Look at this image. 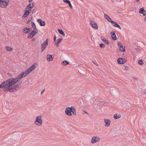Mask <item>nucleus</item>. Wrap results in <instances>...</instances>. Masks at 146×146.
I'll return each mask as SVG.
<instances>
[{
	"label": "nucleus",
	"mask_w": 146,
	"mask_h": 146,
	"mask_svg": "<svg viewBox=\"0 0 146 146\" xmlns=\"http://www.w3.org/2000/svg\"><path fill=\"white\" fill-rule=\"evenodd\" d=\"M70 108L71 111L72 113L74 116H76V114L75 108L72 106H71Z\"/></svg>",
	"instance_id": "16"
},
{
	"label": "nucleus",
	"mask_w": 146,
	"mask_h": 146,
	"mask_svg": "<svg viewBox=\"0 0 146 146\" xmlns=\"http://www.w3.org/2000/svg\"><path fill=\"white\" fill-rule=\"evenodd\" d=\"M33 0H29V2H31Z\"/></svg>",
	"instance_id": "44"
},
{
	"label": "nucleus",
	"mask_w": 146,
	"mask_h": 146,
	"mask_svg": "<svg viewBox=\"0 0 146 146\" xmlns=\"http://www.w3.org/2000/svg\"><path fill=\"white\" fill-rule=\"evenodd\" d=\"M90 24L91 26L94 29H98V26L95 22L93 21L91 22L90 23Z\"/></svg>",
	"instance_id": "11"
},
{
	"label": "nucleus",
	"mask_w": 146,
	"mask_h": 146,
	"mask_svg": "<svg viewBox=\"0 0 146 146\" xmlns=\"http://www.w3.org/2000/svg\"><path fill=\"white\" fill-rule=\"evenodd\" d=\"M34 35L31 32L29 33L28 35V37H30L31 38L33 37L34 36Z\"/></svg>",
	"instance_id": "28"
},
{
	"label": "nucleus",
	"mask_w": 146,
	"mask_h": 146,
	"mask_svg": "<svg viewBox=\"0 0 146 146\" xmlns=\"http://www.w3.org/2000/svg\"><path fill=\"white\" fill-rule=\"evenodd\" d=\"M9 0H0V7L2 8H5L9 5Z\"/></svg>",
	"instance_id": "5"
},
{
	"label": "nucleus",
	"mask_w": 146,
	"mask_h": 146,
	"mask_svg": "<svg viewBox=\"0 0 146 146\" xmlns=\"http://www.w3.org/2000/svg\"><path fill=\"white\" fill-rule=\"evenodd\" d=\"M84 112L85 113H87V114L88 113H87L86 111H85V110H84Z\"/></svg>",
	"instance_id": "43"
},
{
	"label": "nucleus",
	"mask_w": 146,
	"mask_h": 146,
	"mask_svg": "<svg viewBox=\"0 0 146 146\" xmlns=\"http://www.w3.org/2000/svg\"><path fill=\"white\" fill-rule=\"evenodd\" d=\"M92 62L94 64H95V62L94 61H92Z\"/></svg>",
	"instance_id": "48"
},
{
	"label": "nucleus",
	"mask_w": 146,
	"mask_h": 146,
	"mask_svg": "<svg viewBox=\"0 0 146 146\" xmlns=\"http://www.w3.org/2000/svg\"><path fill=\"white\" fill-rule=\"evenodd\" d=\"M58 32L63 36H65V34L62 30L58 29Z\"/></svg>",
	"instance_id": "23"
},
{
	"label": "nucleus",
	"mask_w": 146,
	"mask_h": 146,
	"mask_svg": "<svg viewBox=\"0 0 146 146\" xmlns=\"http://www.w3.org/2000/svg\"><path fill=\"white\" fill-rule=\"evenodd\" d=\"M100 46L101 48H102L105 46V44H100Z\"/></svg>",
	"instance_id": "36"
},
{
	"label": "nucleus",
	"mask_w": 146,
	"mask_h": 146,
	"mask_svg": "<svg viewBox=\"0 0 146 146\" xmlns=\"http://www.w3.org/2000/svg\"><path fill=\"white\" fill-rule=\"evenodd\" d=\"M32 9V7H31V3H30L29 5H27V6L25 11H27L29 12H30V13H31L30 11Z\"/></svg>",
	"instance_id": "12"
},
{
	"label": "nucleus",
	"mask_w": 146,
	"mask_h": 146,
	"mask_svg": "<svg viewBox=\"0 0 146 146\" xmlns=\"http://www.w3.org/2000/svg\"><path fill=\"white\" fill-rule=\"evenodd\" d=\"M139 13L142 14L144 16L146 15V11L143 7L140 8L139 9Z\"/></svg>",
	"instance_id": "14"
},
{
	"label": "nucleus",
	"mask_w": 146,
	"mask_h": 146,
	"mask_svg": "<svg viewBox=\"0 0 146 146\" xmlns=\"http://www.w3.org/2000/svg\"><path fill=\"white\" fill-rule=\"evenodd\" d=\"M38 32V31L37 29H34L32 31L31 33L34 35H35Z\"/></svg>",
	"instance_id": "21"
},
{
	"label": "nucleus",
	"mask_w": 146,
	"mask_h": 146,
	"mask_svg": "<svg viewBox=\"0 0 146 146\" xmlns=\"http://www.w3.org/2000/svg\"><path fill=\"white\" fill-rule=\"evenodd\" d=\"M24 72H22L16 78H10L3 81L0 85V88H5L4 89V91L14 92L17 91L19 88L18 86L22 83V81L19 80L24 77Z\"/></svg>",
	"instance_id": "1"
},
{
	"label": "nucleus",
	"mask_w": 146,
	"mask_h": 146,
	"mask_svg": "<svg viewBox=\"0 0 146 146\" xmlns=\"http://www.w3.org/2000/svg\"><path fill=\"white\" fill-rule=\"evenodd\" d=\"M56 35H55L54 36V40L55 41H56Z\"/></svg>",
	"instance_id": "41"
},
{
	"label": "nucleus",
	"mask_w": 146,
	"mask_h": 146,
	"mask_svg": "<svg viewBox=\"0 0 146 146\" xmlns=\"http://www.w3.org/2000/svg\"><path fill=\"white\" fill-rule=\"evenodd\" d=\"M32 26L33 28H34V29H36V26L34 23L33 22H32Z\"/></svg>",
	"instance_id": "33"
},
{
	"label": "nucleus",
	"mask_w": 146,
	"mask_h": 146,
	"mask_svg": "<svg viewBox=\"0 0 146 146\" xmlns=\"http://www.w3.org/2000/svg\"><path fill=\"white\" fill-rule=\"evenodd\" d=\"M37 66L38 64L36 63H34L30 68L24 72L25 75H24V77H25L27 74L29 73L34 70Z\"/></svg>",
	"instance_id": "4"
},
{
	"label": "nucleus",
	"mask_w": 146,
	"mask_h": 146,
	"mask_svg": "<svg viewBox=\"0 0 146 146\" xmlns=\"http://www.w3.org/2000/svg\"><path fill=\"white\" fill-rule=\"evenodd\" d=\"M68 4H69V7H70L71 8V9L73 8V7L72 6L70 1Z\"/></svg>",
	"instance_id": "35"
},
{
	"label": "nucleus",
	"mask_w": 146,
	"mask_h": 146,
	"mask_svg": "<svg viewBox=\"0 0 146 146\" xmlns=\"http://www.w3.org/2000/svg\"><path fill=\"white\" fill-rule=\"evenodd\" d=\"M36 11V8H35L31 12L33 14L35 13Z\"/></svg>",
	"instance_id": "32"
},
{
	"label": "nucleus",
	"mask_w": 146,
	"mask_h": 146,
	"mask_svg": "<svg viewBox=\"0 0 146 146\" xmlns=\"http://www.w3.org/2000/svg\"><path fill=\"white\" fill-rule=\"evenodd\" d=\"M25 29H26V30L28 32V33L32 30V28H25Z\"/></svg>",
	"instance_id": "31"
},
{
	"label": "nucleus",
	"mask_w": 146,
	"mask_h": 146,
	"mask_svg": "<svg viewBox=\"0 0 146 146\" xmlns=\"http://www.w3.org/2000/svg\"><path fill=\"white\" fill-rule=\"evenodd\" d=\"M135 49L136 50H137V49H136V48Z\"/></svg>",
	"instance_id": "49"
},
{
	"label": "nucleus",
	"mask_w": 146,
	"mask_h": 146,
	"mask_svg": "<svg viewBox=\"0 0 146 146\" xmlns=\"http://www.w3.org/2000/svg\"><path fill=\"white\" fill-rule=\"evenodd\" d=\"M48 39H47L42 44L41 46V52H42L45 49L46 46L48 44Z\"/></svg>",
	"instance_id": "7"
},
{
	"label": "nucleus",
	"mask_w": 146,
	"mask_h": 146,
	"mask_svg": "<svg viewBox=\"0 0 146 146\" xmlns=\"http://www.w3.org/2000/svg\"><path fill=\"white\" fill-rule=\"evenodd\" d=\"M100 139V138L98 136H93L91 139V143L92 144H94L99 142Z\"/></svg>",
	"instance_id": "6"
},
{
	"label": "nucleus",
	"mask_w": 146,
	"mask_h": 146,
	"mask_svg": "<svg viewBox=\"0 0 146 146\" xmlns=\"http://www.w3.org/2000/svg\"><path fill=\"white\" fill-rule=\"evenodd\" d=\"M121 117V115L120 114H118L117 113L115 114L113 116V117L115 119H117L120 118Z\"/></svg>",
	"instance_id": "22"
},
{
	"label": "nucleus",
	"mask_w": 146,
	"mask_h": 146,
	"mask_svg": "<svg viewBox=\"0 0 146 146\" xmlns=\"http://www.w3.org/2000/svg\"><path fill=\"white\" fill-rule=\"evenodd\" d=\"M34 124L37 126H41L42 125V116L39 115L36 117L34 122Z\"/></svg>",
	"instance_id": "2"
},
{
	"label": "nucleus",
	"mask_w": 146,
	"mask_h": 146,
	"mask_svg": "<svg viewBox=\"0 0 146 146\" xmlns=\"http://www.w3.org/2000/svg\"><path fill=\"white\" fill-rule=\"evenodd\" d=\"M32 17H29V19H28V21H27V23L28 24L32 20Z\"/></svg>",
	"instance_id": "30"
},
{
	"label": "nucleus",
	"mask_w": 146,
	"mask_h": 146,
	"mask_svg": "<svg viewBox=\"0 0 146 146\" xmlns=\"http://www.w3.org/2000/svg\"><path fill=\"white\" fill-rule=\"evenodd\" d=\"M63 0L64 3H68L70 2V1H69L68 0Z\"/></svg>",
	"instance_id": "37"
},
{
	"label": "nucleus",
	"mask_w": 146,
	"mask_h": 146,
	"mask_svg": "<svg viewBox=\"0 0 146 146\" xmlns=\"http://www.w3.org/2000/svg\"><path fill=\"white\" fill-rule=\"evenodd\" d=\"M45 89H44L41 92V94L42 95L44 92Z\"/></svg>",
	"instance_id": "40"
},
{
	"label": "nucleus",
	"mask_w": 146,
	"mask_h": 146,
	"mask_svg": "<svg viewBox=\"0 0 146 146\" xmlns=\"http://www.w3.org/2000/svg\"><path fill=\"white\" fill-rule=\"evenodd\" d=\"M54 58V57L52 56L51 55L48 54L46 56V59L48 61H51Z\"/></svg>",
	"instance_id": "15"
},
{
	"label": "nucleus",
	"mask_w": 146,
	"mask_h": 146,
	"mask_svg": "<svg viewBox=\"0 0 146 146\" xmlns=\"http://www.w3.org/2000/svg\"><path fill=\"white\" fill-rule=\"evenodd\" d=\"M69 64V62L68 61L64 60L62 63V64L63 65H66Z\"/></svg>",
	"instance_id": "25"
},
{
	"label": "nucleus",
	"mask_w": 146,
	"mask_h": 146,
	"mask_svg": "<svg viewBox=\"0 0 146 146\" xmlns=\"http://www.w3.org/2000/svg\"><path fill=\"white\" fill-rule=\"evenodd\" d=\"M5 48L6 49V50L7 51H11L12 50V48L11 47L7 46H6Z\"/></svg>",
	"instance_id": "24"
},
{
	"label": "nucleus",
	"mask_w": 146,
	"mask_h": 146,
	"mask_svg": "<svg viewBox=\"0 0 146 146\" xmlns=\"http://www.w3.org/2000/svg\"><path fill=\"white\" fill-rule=\"evenodd\" d=\"M35 2H33L32 3L31 7H32V8H33V7H34L35 6Z\"/></svg>",
	"instance_id": "38"
},
{
	"label": "nucleus",
	"mask_w": 146,
	"mask_h": 146,
	"mask_svg": "<svg viewBox=\"0 0 146 146\" xmlns=\"http://www.w3.org/2000/svg\"><path fill=\"white\" fill-rule=\"evenodd\" d=\"M118 46L119 48L121 47H123L122 43L120 42H119L117 43Z\"/></svg>",
	"instance_id": "27"
},
{
	"label": "nucleus",
	"mask_w": 146,
	"mask_h": 146,
	"mask_svg": "<svg viewBox=\"0 0 146 146\" xmlns=\"http://www.w3.org/2000/svg\"><path fill=\"white\" fill-rule=\"evenodd\" d=\"M117 63L119 64H123L126 62V60L124 58H119L117 60Z\"/></svg>",
	"instance_id": "8"
},
{
	"label": "nucleus",
	"mask_w": 146,
	"mask_h": 146,
	"mask_svg": "<svg viewBox=\"0 0 146 146\" xmlns=\"http://www.w3.org/2000/svg\"><path fill=\"white\" fill-rule=\"evenodd\" d=\"M138 63L140 65H142L143 64V61L141 60H139L138 61Z\"/></svg>",
	"instance_id": "29"
},
{
	"label": "nucleus",
	"mask_w": 146,
	"mask_h": 146,
	"mask_svg": "<svg viewBox=\"0 0 146 146\" xmlns=\"http://www.w3.org/2000/svg\"><path fill=\"white\" fill-rule=\"evenodd\" d=\"M125 68L126 70H128L129 69V67L127 66H126L125 67Z\"/></svg>",
	"instance_id": "39"
},
{
	"label": "nucleus",
	"mask_w": 146,
	"mask_h": 146,
	"mask_svg": "<svg viewBox=\"0 0 146 146\" xmlns=\"http://www.w3.org/2000/svg\"><path fill=\"white\" fill-rule=\"evenodd\" d=\"M136 1L137 2H138L139 1V0H136Z\"/></svg>",
	"instance_id": "47"
},
{
	"label": "nucleus",
	"mask_w": 146,
	"mask_h": 146,
	"mask_svg": "<svg viewBox=\"0 0 146 146\" xmlns=\"http://www.w3.org/2000/svg\"><path fill=\"white\" fill-rule=\"evenodd\" d=\"M102 40L103 41L104 43L107 44H109V43L106 39L105 38L102 36L101 37Z\"/></svg>",
	"instance_id": "20"
},
{
	"label": "nucleus",
	"mask_w": 146,
	"mask_h": 146,
	"mask_svg": "<svg viewBox=\"0 0 146 146\" xmlns=\"http://www.w3.org/2000/svg\"><path fill=\"white\" fill-rule=\"evenodd\" d=\"M37 22L41 26H44L45 25V23L44 21H43L41 19H38Z\"/></svg>",
	"instance_id": "13"
},
{
	"label": "nucleus",
	"mask_w": 146,
	"mask_h": 146,
	"mask_svg": "<svg viewBox=\"0 0 146 146\" xmlns=\"http://www.w3.org/2000/svg\"><path fill=\"white\" fill-rule=\"evenodd\" d=\"M104 121L105 126L108 127L110 125L111 121L110 119L106 118L104 119Z\"/></svg>",
	"instance_id": "10"
},
{
	"label": "nucleus",
	"mask_w": 146,
	"mask_h": 146,
	"mask_svg": "<svg viewBox=\"0 0 146 146\" xmlns=\"http://www.w3.org/2000/svg\"><path fill=\"white\" fill-rule=\"evenodd\" d=\"M25 28H24V29H23V32L25 33H28V32L26 30V29H25Z\"/></svg>",
	"instance_id": "34"
},
{
	"label": "nucleus",
	"mask_w": 146,
	"mask_h": 146,
	"mask_svg": "<svg viewBox=\"0 0 146 146\" xmlns=\"http://www.w3.org/2000/svg\"><path fill=\"white\" fill-rule=\"evenodd\" d=\"M119 48V50L125 52V47L123 46V47H121Z\"/></svg>",
	"instance_id": "26"
},
{
	"label": "nucleus",
	"mask_w": 146,
	"mask_h": 146,
	"mask_svg": "<svg viewBox=\"0 0 146 146\" xmlns=\"http://www.w3.org/2000/svg\"><path fill=\"white\" fill-rule=\"evenodd\" d=\"M111 36L114 40H115L117 39V37L115 34L114 31H111Z\"/></svg>",
	"instance_id": "17"
},
{
	"label": "nucleus",
	"mask_w": 146,
	"mask_h": 146,
	"mask_svg": "<svg viewBox=\"0 0 146 146\" xmlns=\"http://www.w3.org/2000/svg\"><path fill=\"white\" fill-rule=\"evenodd\" d=\"M132 54L133 55H134V52H133V51H132Z\"/></svg>",
	"instance_id": "45"
},
{
	"label": "nucleus",
	"mask_w": 146,
	"mask_h": 146,
	"mask_svg": "<svg viewBox=\"0 0 146 146\" xmlns=\"http://www.w3.org/2000/svg\"><path fill=\"white\" fill-rule=\"evenodd\" d=\"M95 64H96V65H97V66L98 65V64H97V63H95Z\"/></svg>",
	"instance_id": "46"
},
{
	"label": "nucleus",
	"mask_w": 146,
	"mask_h": 146,
	"mask_svg": "<svg viewBox=\"0 0 146 146\" xmlns=\"http://www.w3.org/2000/svg\"><path fill=\"white\" fill-rule=\"evenodd\" d=\"M25 11L24 14L22 17V19H25L30 13V12L27 11Z\"/></svg>",
	"instance_id": "18"
},
{
	"label": "nucleus",
	"mask_w": 146,
	"mask_h": 146,
	"mask_svg": "<svg viewBox=\"0 0 146 146\" xmlns=\"http://www.w3.org/2000/svg\"><path fill=\"white\" fill-rule=\"evenodd\" d=\"M70 108V107L67 108L65 110V113L66 114L68 115L72 116V114L71 112Z\"/></svg>",
	"instance_id": "9"
},
{
	"label": "nucleus",
	"mask_w": 146,
	"mask_h": 146,
	"mask_svg": "<svg viewBox=\"0 0 146 146\" xmlns=\"http://www.w3.org/2000/svg\"><path fill=\"white\" fill-rule=\"evenodd\" d=\"M104 17L108 21L112 23L113 24V26L118 28L120 30L121 29V27L119 25L117 24L116 22L111 20V18L108 15L106 14H104Z\"/></svg>",
	"instance_id": "3"
},
{
	"label": "nucleus",
	"mask_w": 146,
	"mask_h": 146,
	"mask_svg": "<svg viewBox=\"0 0 146 146\" xmlns=\"http://www.w3.org/2000/svg\"><path fill=\"white\" fill-rule=\"evenodd\" d=\"M62 40V39L61 38H58L57 40L54 43V44H56V46H58V44Z\"/></svg>",
	"instance_id": "19"
},
{
	"label": "nucleus",
	"mask_w": 146,
	"mask_h": 146,
	"mask_svg": "<svg viewBox=\"0 0 146 146\" xmlns=\"http://www.w3.org/2000/svg\"><path fill=\"white\" fill-rule=\"evenodd\" d=\"M35 40V38H33L32 39V41H34Z\"/></svg>",
	"instance_id": "42"
}]
</instances>
